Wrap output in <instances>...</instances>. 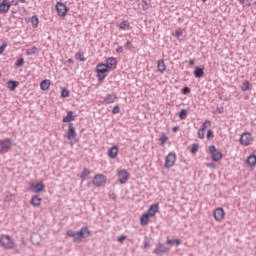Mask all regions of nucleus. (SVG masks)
Wrapping results in <instances>:
<instances>
[{"label": "nucleus", "instance_id": "nucleus-28", "mask_svg": "<svg viewBox=\"0 0 256 256\" xmlns=\"http://www.w3.org/2000/svg\"><path fill=\"white\" fill-rule=\"evenodd\" d=\"M158 141L160 142L161 147H165V143H167V141H169V137H167V134L162 133L160 135Z\"/></svg>", "mask_w": 256, "mask_h": 256}, {"label": "nucleus", "instance_id": "nucleus-11", "mask_svg": "<svg viewBox=\"0 0 256 256\" xmlns=\"http://www.w3.org/2000/svg\"><path fill=\"white\" fill-rule=\"evenodd\" d=\"M11 9V0H0V13L5 15Z\"/></svg>", "mask_w": 256, "mask_h": 256}, {"label": "nucleus", "instance_id": "nucleus-5", "mask_svg": "<svg viewBox=\"0 0 256 256\" xmlns=\"http://www.w3.org/2000/svg\"><path fill=\"white\" fill-rule=\"evenodd\" d=\"M176 162H177V154H175V152H170L165 157V162H164L165 169H171V167L175 166Z\"/></svg>", "mask_w": 256, "mask_h": 256}, {"label": "nucleus", "instance_id": "nucleus-50", "mask_svg": "<svg viewBox=\"0 0 256 256\" xmlns=\"http://www.w3.org/2000/svg\"><path fill=\"white\" fill-rule=\"evenodd\" d=\"M116 51H117V53H123V48H122V46L118 47V48L116 49Z\"/></svg>", "mask_w": 256, "mask_h": 256}, {"label": "nucleus", "instance_id": "nucleus-42", "mask_svg": "<svg viewBox=\"0 0 256 256\" xmlns=\"http://www.w3.org/2000/svg\"><path fill=\"white\" fill-rule=\"evenodd\" d=\"M206 137L207 139H213L215 137V135L213 134V130H208Z\"/></svg>", "mask_w": 256, "mask_h": 256}, {"label": "nucleus", "instance_id": "nucleus-13", "mask_svg": "<svg viewBox=\"0 0 256 256\" xmlns=\"http://www.w3.org/2000/svg\"><path fill=\"white\" fill-rule=\"evenodd\" d=\"M45 189V184L43 182H38L36 184H30L28 191H33V193H41Z\"/></svg>", "mask_w": 256, "mask_h": 256}, {"label": "nucleus", "instance_id": "nucleus-21", "mask_svg": "<svg viewBox=\"0 0 256 256\" xmlns=\"http://www.w3.org/2000/svg\"><path fill=\"white\" fill-rule=\"evenodd\" d=\"M151 219V216L147 213L142 214L140 217V225H142L143 227H145L146 225H149V221Z\"/></svg>", "mask_w": 256, "mask_h": 256}, {"label": "nucleus", "instance_id": "nucleus-58", "mask_svg": "<svg viewBox=\"0 0 256 256\" xmlns=\"http://www.w3.org/2000/svg\"><path fill=\"white\" fill-rule=\"evenodd\" d=\"M203 1V3H205V1H207V0H202Z\"/></svg>", "mask_w": 256, "mask_h": 256}, {"label": "nucleus", "instance_id": "nucleus-14", "mask_svg": "<svg viewBox=\"0 0 256 256\" xmlns=\"http://www.w3.org/2000/svg\"><path fill=\"white\" fill-rule=\"evenodd\" d=\"M209 127H211V121L206 120L202 124V127L198 130V137H199V139H205V129H209Z\"/></svg>", "mask_w": 256, "mask_h": 256}, {"label": "nucleus", "instance_id": "nucleus-32", "mask_svg": "<svg viewBox=\"0 0 256 256\" xmlns=\"http://www.w3.org/2000/svg\"><path fill=\"white\" fill-rule=\"evenodd\" d=\"M31 24L34 29H37V27H39V18L37 16H32Z\"/></svg>", "mask_w": 256, "mask_h": 256}, {"label": "nucleus", "instance_id": "nucleus-15", "mask_svg": "<svg viewBox=\"0 0 256 256\" xmlns=\"http://www.w3.org/2000/svg\"><path fill=\"white\" fill-rule=\"evenodd\" d=\"M129 179V172L127 170H121L118 172V180L121 185H125Z\"/></svg>", "mask_w": 256, "mask_h": 256}, {"label": "nucleus", "instance_id": "nucleus-53", "mask_svg": "<svg viewBox=\"0 0 256 256\" xmlns=\"http://www.w3.org/2000/svg\"><path fill=\"white\" fill-rule=\"evenodd\" d=\"M217 111H218V113H223V107H218Z\"/></svg>", "mask_w": 256, "mask_h": 256}, {"label": "nucleus", "instance_id": "nucleus-12", "mask_svg": "<svg viewBox=\"0 0 256 256\" xmlns=\"http://www.w3.org/2000/svg\"><path fill=\"white\" fill-rule=\"evenodd\" d=\"M215 221L221 222L225 219V210L222 207H218L213 212Z\"/></svg>", "mask_w": 256, "mask_h": 256}, {"label": "nucleus", "instance_id": "nucleus-23", "mask_svg": "<svg viewBox=\"0 0 256 256\" xmlns=\"http://www.w3.org/2000/svg\"><path fill=\"white\" fill-rule=\"evenodd\" d=\"M41 201H42V199L39 196L34 195V196H32L30 203H31L32 207H40Z\"/></svg>", "mask_w": 256, "mask_h": 256}, {"label": "nucleus", "instance_id": "nucleus-33", "mask_svg": "<svg viewBox=\"0 0 256 256\" xmlns=\"http://www.w3.org/2000/svg\"><path fill=\"white\" fill-rule=\"evenodd\" d=\"M195 77L201 78L203 75H205V72L203 71V68L197 67L194 71Z\"/></svg>", "mask_w": 256, "mask_h": 256}, {"label": "nucleus", "instance_id": "nucleus-40", "mask_svg": "<svg viewBox=\"0 0 256 256\" xmlns=\"http://www.w3.org/2000/svg\"><path fill=\"white\" fill-rule=\"evenodd\" d=\"M23 63H25V59L20 58L16 61V67H23Z\"/></svg>", "mask_w": 256, "mask_h": 256}, {"label": "nucleus", "instance_id": "nucleus-52", "mask_svg": "<svg viewBox=\"0 0 256 256\" xmlns=\"http://www.w3.org/2000/svg\"><path fill=\"white\" fill-rule=\"evenodd\" d=\"M189 65H190V67H193V65H195V61L194 60H189Z\"/></svg>", "mask_w": 256, "mask_h": 256}, {"label": "nucleus", "instance_id": "nucleus-47", "mask_svg": "<svg viewBox=\"0 0 256 256\" xmlns=\"http://www.w3.org/2000/svg\"><path fill=\"white\" fill-rule=\"evenodd\" d=\"M126 239H127V237H125V236L118 237L119 243H123V241H125Z\"/></svg>", "mask_w": 256, "mask_h": 256}, {"label": "nucleus", "instance_id": "nucleus-1", "mask_svg": "<svg viewBox=\"0 0 256 256\" xmlns=\"http://www.w3.org/2000/svg\"><path fill=\"white\" fill-rule=\"evenodd\" d=\"M67 237H72L74 243H81L83 239H87L89 235H91V231L89 227L84 226L80 229V231L73 232L72 230H68L66 232Z\"/></svg>", "mask_w": 256, "mask_h": 256}, {"label": "nucleus", "instance_id": "nucleus-4", "mask_svg": "<svg viewBox=\"0 0 256 256\" xmlns=\"http://www.w3.org/2000/svg\"><path fill=\"white\" fill-rule=\"evenodd\" d=\"M66 139L70 141V143L73 145V143H77V131H75V126L73 123H70L68 125V130L66 132Z\"/></svg>", "mask_w": 256, "mask_h": 256}, {"label": "nucleus", "instance_id": "nucleus-39", "mask_svg": "<svg viewBox=\"0 0 256 256\" xmlns=\"http://www.w3.org/2000/svg\"><path fill=\"white\" fill-rule=\"evenodd\" d=\"M197 151H199V145L193 144V145H192V148H191V153H192L193 155H195V153H197Z\"/></svg>", "mask_w": 256, "mask_h": 256}, {"label": "nucleus", "instance_id": "nucleus-25", "mask_svg": "<svg viewBox=\"0 0 256 256\" xmlns=\"http://www.w3.org/2000/svg\"><path fill=\"white\" fill-rule=\"evenodd\" d=\"M71 121H75V116L73 115V111H68L66 117L62 119V122L71 123Z\"/></svg>", "mask_w": 256, "mask_h": 256}, {"label": "nucleus", "instance_id": "nucleus-59", "mask_svg": "<svg viewBox=\"0 0 256 256\" xmlns=\"http://www.w3.org/2000/svg\"><path fill=\"white\" fill-rule=\"evenodd\" d=\"M143 8H144V9H147V7H145V6H144Z\"/></svg>", "mask_w": 256, "mask_h": 256}, {"label": "nucleus", "instance_id": "nucleus-44", "mask_svg": "<svg viewBox=\"0 0 256 256\" xmlns=\"http://www.w3.org/2000/svg\"><path fill=\"white\" fill-rule=\"evenodd\" d=\"M7 47V43L2 44V46H0V55L3 54V51H5V48Z\"/></svg>", "mask_w": 256, "mask_h": 256}, {"label": "nucleus", "instance_id": "nucleus-20", "mask_svg": "<svg viewBox=\"0 0 256 256\" xmlns=\"http://www.w3.org/2000/svg\"><path fill=\"white\" fill-rule=\"evenodd\" d=\"M115 101H117V94H108L104 98V103H106V105H111V103H115Z\"/></svg>", "mask_w": 256, "mask_h": 256}, {"label": "nucleus", "instance_id": "nucleus-30", "mask_svg": "<svg viewBox=\"0 0 256 256\" xmlns=\"http://www.w3.org/2000/svg\"><path fill=\"white\" fill-rule=\"evenodd\" d=\"M119 29L122 31H127V29H131V24H129V21L124 20L120 23Z\"/></svg>", "mask_w": 256, "mask_h": 256}, {"label": "nucleus", "instance_id": "nucleus-48", "mask_svg": "<svg viewBox=\"0 0 256 256\" xmlns=\"http://www.w3.org/2000/svg\"><path fill=\"white\" fill-rule=\"evenodd\" d=\"M125 47L126 49H131V42L130 41L126 42Z\"/></svg>", "mask_w": 256, "mask_h": 256}, {"label": "nucleus", "instance_id": "nucleus-19", "mask_svg": "<svg viewBox=\"0 0 256 256\" xmlns=\"http://www.w3.org/2000/svg\"><path fill=\"white\" fill-rule=\"evenodd\" d=\"M119 153V147L113 146L108 150V157L110 159H115Z\"/></svg>", "mask_w": 256, "mask_h": 256}, {"label": "nucleus", "instance_id": "nucleus-18", "mask_svg": "<svg viewBox=\"0 0 256 256\" xmlns=\"http://www.w3.org/2000/svg\"><path fill=\"white\" fill-rule=\"evenodd\" d=\"M169 251V248L163 244H159L156 249L154 250V253L156 255H163V253H167Z\"/></svg>", "mask_w": 256, "mask_h": 256}, {"label": "nucleus", "instance_id": "nucleus-57", "mask_svg": "<svg viewBox=\"0 0 256 256\" xmlns=\"http://www.w3.org/2000/svg\"><path fill=\"white\" fill-rule=\"evenodd\" d=\"M144 5H147V0H143Z\"/></svg>", "mask_w": 256, "mask_h": 256}, {"label": "nucleus", "instance_id": "nucleus-9", "mask_svg": "<svg viewBox=\"0 0 256 256\" xmlns=\"http://www.w3.org/2000/svg\"><path fill=\"white\" fill-rule=\"evenodd\" d=\"M253 143V136L249 132H244L240 137V144L244 147H249Z\"/></svg>", "mask_w": 256, "mask_h": 256}, {"label": "nucleus", "instance_id": "nucleus-7", "mask_svg": "<svg viewBox=\"0 0 256 256\" xmlns=\"http://www.w3.org/2000/svg\"><path fill=\"white\" fill-rule=\"evenodd\" d=\"M208 151L212 157V161L217 162L223 159V153H221L214 145L209 146Z\"/></svg>", "mask_w": 256, "mask_h": 256}, {"label": "nucleus", "instance_id": "nucleus-16", "mask_svg": "<svg viewBox=\"0 0 256 256\" xmlns=\"http://www.w3.org/2000/svg\"><path fill=\"white\" fill-rule=\"evenodd\" d=\"M106 67L113 71L114 69H117V58L115 57H109L106 59Z\"/></svg>", "mask_w": 256, "mask_h": 256}, {"label": "nucleus", "instance_id": "nucleus-17", "mask_svg": "<svg viewBox=\"0 0 256 256\" xmlns=\"http://www.w3.org/2000/svg\"><path fill=\"white\" fill-rule=\"evenodd\" d=\"M158 211H159V204H152L149 207L146 214L149 215L150 217H155V215H157Z\"/></svg>", "mask_w": 256, "mask_h": 256}, {"label": "nucleus", "instance_id": "nucleus-49", "mask_svg": "<svg viewBox=\"0 0 256 256\" xmlns=\"http://www.w3.org/2000/svg\"><path fill=\"white\" fill-rule=\"evenodd\" d=\"M13 197H15V195L10 194L6 197L7 201H11V199H13Z\"/></svg>", "mask_w": 256, "mask_h": 256}, {"label": "nucleus", "instance_id": "nucleus-56", "mask_svg": "<svg viewBox=\"0 0 256 256\" xmlns=\"http://www.w3.org/2000/svg\"><path fill=\"white\" fill-rule=\"evenodd\" d=\"M21 3H26V0H19Z\"/></svg>", "mask_w": 256, "mask_h": 256}, {"label": "nucleus", "instance_id": "nucleus-29", "mask_svg": "<svg viewBox=\"0 0 256 256\" xmlns=\"http://www.w3.org/2000/svg\"><path fill=\"white\" fill-rule=\"evenodd\" d=\"M91 175V170H89V168H84L83 171L80 173V179H82V181H85V179H87V177H89Z\"/></svg>", "mask_w": 256, "mask_h": 256}, {"label": "nucleus", "instance_id": "nucleus-36", "mask_svg": "<svg viewBox=\"0 0 256 256\" xmlns=\"http://www.w3.org/2000/svg\"><path fill=\"white\" fill-rule=\"evenodd\" d=\"M166 245H181V240L179 239L167 240Z\"/></svg>", "mask_w": 256, "mask_h": 256}, {"label": "nucleus", "instance_id": "nucleus-2", "mask_svg": "<svg viewBox=\"0 0 256 256\" xmlns=\"http://www.w3.org/2000/svg\"><path fill=\"white\" fill-rule=\"evenodd\" d=\"M0 245L4 249H15V241H13V238L7 234H2L0 236Z\"/></svg>", "mask_w": 256, "mask_h": 256}, {"label": "nucleus", "instance_id": "nucleus-35", "mask_svg": "<svg viewBox=\"0 0 256 256\" xmlns=\"http://www.w3.org/2000/svg\"><path fill=\"white\" fill-rule=\"evenodd\" d=\"M75 58L77 59V61H85V53L83 52H78L75 54Z\"/></svg>", "mask_w": 256, "mask_h": 256}, {"label": "nucleus", "instance_id": "nucleus-27", "mask_svg": "<svg viewBox=\"0 0 256 256\" xmlns=\"http://www.w3.org/2000/svg\"><path fill=\"white\" fill-rule=\"evenodd\" d=\"M157 69L159 73H165V69H167V66L165 65L164 60H159L157 63Z\"/></svg>", "mask_w": 256, "mask_h": 256}, {"label": "nucleus", "instance_id": "nucleus-6", "mask_svg": "<svg viewBox=\"0 0 256 256\" xmlns=\"http://www.w3.org/2000/svg\"><path fill=\"white\" fill-rule=\"evenodd\" d=\"M12 147H13V142L11 141V139L6 138V139L0 140V154L9 153Z\"/></svg>", "mask_w": 256, "mask_h": 256}, {"label": "nucleus", "instance_id": "nucleus-45", "mask_svg": "<svg viewBox=\"0 0 256 256\" xmlns=\"http://www.w3.org/2000/svg\"><path fill=\"white\" fill-rule=\"evenodd\" d=\"M190 89L188 88V87H185V88H183L182 89V93L184 94V95H187V93H190Z\"/></svg>", "mask_w": 256, "mask_h": 256}, {"label": "nucleus", "instance_id": "nucleus-54", "mask_svg": "<svg viewBox=\"0 0 256 256\" xmlns=\"http://www.w3.org/2000/svg\"><path fill=\"white\" fill-rule=\"evenodd\" d=\"M144 247L147 249V247H149V242H145Z\"/></svg>", "mask_w": 256, "mask_h": 256}, {"label": "nucleus", "instance_id": "nucleus-31", "mask_svg": "<svg viewBox=\"0 0 256 256\" xmlns=\"http://www.w3.org/2000/svg\"><path fill=\"white\" fill-rule=\"evenodd\" d=\"M241 91H249L251 89V83L249 81H244L240 87Z\"/></svg>", "mask_w": 256, "mask_h": 256}, {"label": "nucleus", "instance_id": "nucleus-24", "mask_svg": "<svg viewBox=\"0 0 256 256\" xmlns=\"http://www.w3.org/2000/svg\"><path fill=\"white\" fill-rule=\"evenodd\" d=\"M246 163L248 167H255L256 165V155L252 154L247 157Z\"/></svg>", "mask_w": 256, "mask_h": 256}, {"label": "nucleus", "instance_id": "nucleus-38", "mask_svg": "<svg viewBox=\"0 0 256 256\" xmlns=\"http://www.w3.org/2000/svg\"><path fill=\"white\" fill-rule=\"evenodd\" d=\"M181 35H183V30H181V28H179L175 31L174 37H176V39H179L181 37Z\"/></svg>", "mask_w": 256, "mask_h": 256}, {"label": "nucleus", "instance_id": "nucleus-41", "mask_svg": "<svg viewBox=\"0 0 256 256\" xmlns=\"http://www.w3.org/2000/svg\"><path fill=\"white\" fill-rule=\"evenodd\" d=\"M61 97H69V90H67V88L62 89Z\"/></svg>", "mask_w": 256, "mask_h": 256}, {"label": "nucleus", "instance_id": "nucleus-8", "mask_svg": "<svg viewBox=\"0 0 256 256\" xmlns=\"http://www.w3.org/2000/svg\"><path fill=\"white\" fill-rule=\"evenodd\" d=\"M55 9H56L58 17H62V19H65V17L67 16V13L69 11L67 6L65 4H63L62 2H57L55 5Z\"/></svg>", "mask_w": 256, "mask_h": 256}, {"label": "nucleus", "instance_id": "nucleus-26", "mask_svg": "<svg viewBox=\"0 0 256 256\" xmlns=\"http://www.w3.org/2000/svg\"><path fill=\"white\" fill-rule=\"evenodd\" d=\"M7 87L10 91H15V89H17V87H19V82L10 80L7 82Z\"/></svg>", "mask_w": 256, "mask_h": 256}, {"label": "nucleus", "instance_id": "nucleus-22", "mask_svg": "<svg viewBox=\"0 0 256 256\" xmlns=\"http://www.w3.org/2000/svg\"><path fill=\"white\" fill-rule=\"evenodd\" d=\"M49 87H51V80L45 79L40 83L41 91H49Z\"/></svg>", "mask_w": 256, "mask_h": 256}, {"label": "nucleus", "instance_id": "nucleus-51", "mask_svg": "<svg viewBox=\"0 0 256 256\" xmlns=\"http://www.w3.org/2000/svg\"><path fill=\"white\" fill-rule=\"evenodd\" d=\"M173 133H177L179 131V127L175 126L172 128Z\"/></svg>", "mask_w": 256, "mask_h": 256}, {"label": "nucleus", "instance_id": "nucleus-46", "mask_svg": "<svg viewBox=\"0 0 256 256\" xmlns=\"http://www.w3.org/2000/svg\"><path fill=\"white\" fill-rule=\"evenodd\" d=\"M206 167H208L209 169H215V163H208L206 164Z\"/></svg>", "mask_w": 256, "mask_h": 256}, {"label": "nucleus", "instance_id": "nucleus-3", "mask_svg": "<svg viewBox=\"0 0 256 256\" xmlns=\"http://www.w3.org/2000/svg\"><path fill=\"white\" fill-rule=\"evenodd\" d=\"M109 68L106 66V64L99 63L96 66V77L98 81H103L107 75L105 73H109Z\"/></svg>", "mask_w": 256, "mask_h": 256}, {"label": "nucleus", "instance_id": "nucleus-10", "mask_svg": "<svg viewBox=\"0 0 256 256\" xmlns=\"http://www.w3.org/2000/svg\"><path fill=\"white\" fill-rule=\"evenodd\" d=\"M107 183V178L103 174H96L92 180V185L95 187H103Z\"/></svg>", "mask_w": 256, "mask_h": 256}, {"label": "nucleus", "instance_id": "nucleus-55", "mask_svg": "<svg viewBox=\"0 0 256 256\" xmlns=\"http://www.w3.org/2000/svg\"><path fill=\"white\" fill-rule=\"evenodd\" d=\"M68 62L73 64V59H68Z\"/></svg>", "mask_w": 256, "mask_h": 256}, {"label": "nucleus", "instance_id": "nucleus-34", "mask_svg": "<svg viewBox=\"0 0 256 256\" xmlns=\"http://www.w3.org/2000/svg\"><path fill=\"white\" fill-rule=\"evenodd\" d=\"M39 52V49L35 46L26 50V55H35Z\"/></svg>", "mask_w": 256, "mask_h": 256}, {"label": "nucleus", "instance_id": "nucleus-43", "mask_svg": "<svg viewBox=\"0 0 256 256\" xmlns=\"http://www.w3.org/2000/svg\"><path fill=\"white\" fill-rule=\"evenodd\" d=\"M112 113H113V115H117V113H120V108H119V106H115V107L112 109Z\"/></svg>", "mask_w": 256, "mask_h": 256}, {"label": "nucleus", "instance_id": "nucleus-37", "mask_svg": "<svg viewBox=\"0 0 256 256\" xmlns=\"http://www.w3.org/2000/svg\"><path fill=\"white\" fill-rule=\"evenodd\" d=\"M179 118L180 119H187V110H185V109H182L181 111H180V113H179Z\"/></svg>", "mask_w": 256, "mask_h": 256}]
</instances>
